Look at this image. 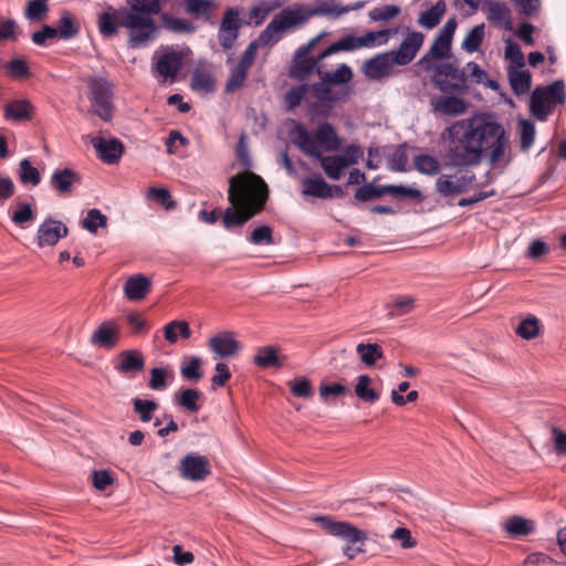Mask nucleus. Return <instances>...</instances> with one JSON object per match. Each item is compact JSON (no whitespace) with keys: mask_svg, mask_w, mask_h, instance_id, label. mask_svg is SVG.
Instances as JSON below:
<instances>
[{"mask_svg":"<svg viewBox=\"0 0 566 566\" xmlns=\"http://www.w3.org/2000/svg\"><path fill=\"white\" fill-rule=\"evenodd\" d=\"M324 59H319V54L316 57H308L307 55L295 56L294 64L290 70V75L298 81H305L311 73L317 72V64Z\"/></svg>","mask_w":566,"mask_h":566,"instance_id":"30","label":"nucleus"},{"mask_svg":"<svg viewBox=\"0 0 566 566\" xmlns=\"http://www.w3.org/2000/svg\"><path fill=\"white\" fill-rule=\"evenodd\" d=\"M296 18L293 14L291 8L283 9L273 17L271 22L260 33L255 41H259L260 45L276 44L281 39V32L297 27Z\"/></svg>","mask_w":566,"mask_h":566,"instance_id":"11","label":"nucleus"},{"mask_svg":"<svg viewBox=\"0 0 566 566\" xmlns=\"http://www.w3.org/2000/svg\"><path fill=\"white\" fill-rule=\"evenodd\" d=\"M388 169L395 172H406L411 168L408 163L407 144H400L388 161Z\"/></svg>","mask_w":566,"mask_h":566,"instance_id":"45","label":"nucleus"},{"mask_svg":"<svg viewBox=\"0 0 566 566\" xmlns=\"http://www.w3.org/2000/svg\"><path fill=\"white\" fill-rule=\"evenodd\" d=\"M541 332V322L534 316L530 315L526 318L522 319L518 326L515 328V333L522 339L531 340L536 338Z\"/></svg>","mask_w":566,"mask_h":566,"instance_id":"41","label":"nucleus"},{"mask_svg":"<svg viewBox=\"0 0 566 566\" xmlns=\"http://www.w3.org/2000/svg\"><path fill=\"white\" fill-rule=\"evenodd\" d=\"M482 12L489 23L496 28L511 31L513 29L512 11L510 7L500 0H483Z\"/></svg>","mask_w":566,"mask_h":566,"instance_id":"15","label":"nucleus"},{"mask_svg":"<svg viewBox=\"0 0 566 566\" xmlns=\"http://www.w3.org/2000/svg\"><path fill=\"white\" fill-rule=\"evenodd\" d=\"M387 307L390 316L406 315L413 310L415 298L410 295L397 296Z\"/></svg>","mask_w":566,"mask_h":566,"instance_id":"53","label":"nucleus"},{"mask_svg":"<svg viewBox=\"0 0 566 566\" xmlns=\"http://www.w3.org/2000/svg\"><path fill=\"white\" fill-rule=\"evenodd\" d=\"M385 195L386 191L384 190V185L375 186L373 182H369L358 187L355 191L354 198L357 201L366 202L373 199H378Z\"/></svg>","mask_w":566,"mask_h":566,"instance_id":"55","label":"nucleus"},{"mask_svg":"<svg viewBox=\"0 0 566 566\" xmlns=\"http://www.w3.org/2000/svg\"><path fill=\"white\" fill-rule=\"evenodd\" d=\"M395 65L397 63L394 60L392 52L387 51L368 59L364 63L363 72L367 78L381 80L391 73Z\"/></svg>","mask_w":566,"mask_h":566,"instance_id":"19","label":"nucleus"},{"mask_svg":"<svg viewBox=\"0 0 566 566\" xmlns=\"http://www.w3.org/2000/svg\"><path fill=\"white\" fill-rule=\"evenodd\" d=\"M87 90L93 112L104 122H109L114 113V86L101 75L87 78Z\"/></svg>","mask_w":566,"mask_h":566,"instance_id":"7","label":"nucleus"},{"mask_svg":"<svg viewBox=\"0 0 566 566\" xmlns=\"http://www.w3.org/2000/svg\"><path fill=\"white\" fill-rule=\"evenodd\" d=\"M80 182V175L71 168H56L50 178V186L59 196L71 193L74 185Z\"/></svg>","mask_w":566,"mask_h":566,"instance_id":"24","label":"nucleus"},{"mask_svg":"<svg viewBox=\"0 0 566 566\" xmlns=\"http://www.w3.org/2000/svg\"><path fill=\"white\" fill-rule=\"evenodd\" d=\"M119 363L115 365L119 374L138 373L145 367L143 354L137 349H126L119 354Z\"/></svg>","mask_w":566,"mask_h":566,"instance_id":"27","label":"nucleus"},{"mask_svg":"<svg viewBox=\"0 0 566 566\" xmlns=\"http://www.w3.org/2000/svg\"><path fill=\"white\" fill-rule=\"evenodd\" d=\"M34 106L28 98H15L3 107V117L10 122H29L33 118Z\"/></svg>","mask_w":566,"mask_h":566,"instance_id":"25","label":"nucleus"},{"mask_svg":"<svg viewBox=\"0 0 566 566\" xmlns=\"http://www.w3.org/2000/svg\"><path fill=\"white\" fill-rule=\"evenodd\" d=\"M447 4L444 0H438L430 9L419 14L418 23L426 29L437 27L446 13Z\"/></svg>","mask_w":566,"mask_h":566,"instance_id":"35","label":"nucleus"},{"mask_svg":"<svg viewBox=\"0 0 566 566\" xmlns=\"http://www.w3.org/2000/svg\"><path fill=\"white\" fill-rule=\"evenodd\" d=\"M132 403L134 411L138 415L139 420L143 422L150 421L154 412L158 409V403L155 400L134 398Z\"/></svg>","mask_w":566,"mask_h":566,"instance_id":"52","label":"nucleus"},{"mask_svg":"<svg viewBox=\"0 0 566 566\" xmlns=\"http://www.w3.org/2000/svg\"><path fill=\"white\" fill-rule=\"evenodd\" d=\"M180 6L187 14L211 22L214 8L212 0H180Z\"/></svg>","mask_w":566,"mask_h":566,"instance_id":"29","label":"nucleus"},{"mask_svg":"<svg viewBox=\"0 0 566 566\" xmlns=\"http://www.w3.org/2000/svg\"><path fill=\"white\" fill-rule=\"evenodd\" d=\"M191 88L197 92L211 93L216 90V80L209 72L197 69L191 76Z\"/></svg>","mask_w":566,"mask_h":566,"instance_id":"44","label":"nucleus"},{"mask_svg":"<svg viewBox=\"0 0 566 566\" xmlns=\"http://www.w3.org/2000/svg\"><path fill=\"white\" fill-rule=\"evenodd\" d=\"M55 31H59L57 36L61 40L66 41L78 34L80 25L74 21L72 14L69 11H64L57 20Z\"/></svg>","mask_w":566,"mask_h":566,"instance_id":"38","label":"nucleus"},{"mask_svg":"<svg viewBox=\"0 0 566 566\" xmlns=\"http://www.w3.org/2000/svg\"><path fill=\"white\" fill-rule=\"evenodd\" d=\"M67 233L69 229L62 221L48 217L39 226L35 241L39 248L54 247Z\"/></svg>","mask_w":566,"mask_h":566,"instance_id":"17","label":"nucleus"},{"mask_svg":"<svg viewBox=\"0 0 566 566\" xmlns=\"http://www.w3.org/2000/svg\"><path fill=\"white\" fill-rule=\"evenodd\" d=\"M321 81L311 85V90L316 99H327L332 102L345 101L350 95V87L344 86L339 91H333V84L323 75L322 70L317 69Z\"/></svg>","mask_w":566,"mask_h":566,"instance_id":"23","label":"nucleus"},{"mask_svg":"<svg viewBox=\"0 0 566 566\" xmlns=\"http://www.w3.org/2000/svg\"><path fill=\"white\" fill-rule=\"evenodd\" d=\"M451 44L452 42L443 39L442 36L437 35L434 41L432 42L429 51L419 59L418 65L426 72H429L433 64L437 61H444L448 59H454L451 53Z\"/></svg>","mask_w":566,"mask_h":566,"instance_id":"21","label":"nucleus"},{"mask_svg":"<svg viewBox=\"0 0 566 566\" xmlns=\"http://www.w3.org/2000/svg\"><path fill=\"white\" fill-rule=\"evenodd\" d=\"M518 13L527 18H536L541 12V0H511Z\"/></svg>","mask_w":566,"mask_h":566,"instance_id":"62","label":"nucleus"},{"mask_svg":"<svg viewBox=\"0 0 566 566\" xmlns=\"http://www.w3.org/2000/svg\"><path fill=\"white\" fill-rule=\"evenodd\" d=\"M277 347L270 345L259 347L256 354L253 357V363L260 368H281L283 361L280 359L277 354Z\"/></svg>","mask_w":566,"mask_h":566,"instance_id":"32","label":"nucleus"},{"mask_svg":"<svg viewBox=\"0 0 566 566\" xmlns=\"http://www.w3.org/2000/svg\"><path fill=\"white\" fill-rule=\"evenodd\" d=\"M208 347L217 357L230 358L239 353L241 345L232 332H220L208 339Z\"/></svg>","mask_w":566,"mask_h":566,"instance_id":"20","label":"nucleus"},{"mask_svg":"<svg viewBox=\"0 0 566 566\" xmlns=\"http://www.w3.org/2000/svg\"><path fill=\"white\" fill-rule=\"evenodd\" d=\"M92 144L102 161L108 165L118 163L124 153V145L117 138L96 137Z\"/></svg>","mask_w":566,"mask_h":566,"instance_id":"22","label":"nucleus"},{"mask_svg":"<svg viewBox=\"0 0 566 566\" xmlns=\"http://www.w3.org/2000/svg\"><path fill=\"white\" fill-rule=\"evenodd\" d=\"M179 472L188 481H202L210 474L209 461L203 455L188 453L180 460Z\"/></svg>","mask_w":566,"mask_h":566,"instance_id":"16","label":"nucleus"},{"mask_svg":"<svg viewBox=\"0 0 566 566\" xmlns=\"http://www.w3.org/2000/svg\"><path fill=\"white\" fill-rule=\"evenodd\" d=\"M248 72L249 70L238 64L234 67H232L230 70V74L226 83V92L231 93L240 88L244 84V81L248 76Z\"/></svg>","mask_w":566,"mask_h":566,"instance_id":"58","label":"nucleus"},{"mask_svg":"<svg viewBox=\"0 0 566 566\" xmlns=\"http://www.w3.org/2000/svg\"><path fill=\"white\" fill-rule=\"evenodd\" d=\"M291 10H293V14L296 18L297 24L301 25L312 17L339 18L340 15L347 13L350 8L343 7L335 0H315L314 7H307L305 4L297 3L291 7Z\"/></svg>","mask_w":566,"mask_h":566,"instance_id":"10","label":"nucleus"},{"mask_svg":"<svg viewBox=\"0 0 566 566\" xmlns=\"http://www.w3.org/2000/svg\"><path fill=\"white\" fill-rule=\"evenodd\" d=\"M19 166V180L22 185L35 187L41 182V174L38 168L32 166L29 158H23Z\"/></svg>","mask_w":566,"mask_h":566,"instance_id":"48","label":"nucleus"},{"mask_svg":"<svg viewBox=\"0 0 566 566\" xmlns=\"http://www.w3.org/2000/svg\"><path fill=\"white\" fill-rule=\"evenodd\" d=\"M400 13V8L395 4H386L378 8H374L369 11V18L373 21H387Z\"/></svg>","mask_w":566,"mask_h":566,"instance_id":"63","label":"nucleus"},{"mask_svg":"<svg viewBox=\"0 0 566 566\" xmlns=\"http://www.w3.org/2000/svg\"><path fill=\"white\" fill-rule=\"evenodd\" d=\"M202 360L198 356H191L186 364H182L180 368L181 376L185 379L198 381L202 377L200 366Z\"/></svg>","mask_w":566,"mask_h":566,"instance_id":"57","label":"nucleus"},{"mask_svg":"<svg viewBox=\"0 0 566 566\" xmlns=\"http://www.w3.org/2000/svg\"><path fill=\"white\" fill-rule=\"evenodd\" d=\"M163 23L167 30L177 34H190L196 31L195 24L191 21L184 18L164 14Z\"/></svg>","mask_w":566,"mask_h":566,"instance_id":"46","label":"nucleus"},{"mask_svg":"<svg viewBox=\"0 0 566 566\" xmlns=\"http://www.w3.org/2000/svg\"><path fill=\"white\" fill-rule=\"evenodd\" d=\"M413 165H415V168L420 174L428 175V176H434L440 170L439 160L434 156L428 155V154H420V155L415 156Z\"/></svg>","mask_w":566,"mask_h":566,"instance_id":"47","label":"nucleus"},{"mask_svg":"<svg viewBox=\"0 0 566 566\" xmlns=\"http://www.w3.org/2000/svg\"><path fill=\"white\" fill-rule=\"evenodd\" d=\"M147 197L159 202L167 210H174L177 207V202L171 199L170 191L166 188L151 187L147 191Z\"/></svg>","mask_w":566,"mask_h":566,"instance_id":"61","label":"nucleus"},{"mask_svg":"<svg viewBox=\"0 0 566 566\" xmlns=\"http://www.w3.org/2000/svg\"><path fill=\"white\" fill-rule=\"evenodd\" d=\"M521 135H520V146L522 150H528L530 147L534 144L535 140V125L527 119H522L520 122Z\"/></svg>","mask_w":566,"mask_h":566,"instance_id":"60","label":"nucleus"},{"mask_svg":"<svg viewBox=\"0 0 566 566\" xmlns=\"http://www.w3.org/2000/svg\"><path fill=\"white\" fill-rule=\"evenodd\" d=\"M82 227L88 232L95 234L99 228L107 227V217L99 209H90L82 221Z\"/></svg>","mask_w":566,"mask_h":566,"instance_id":"50","label":"nucleus"},{"mask_svg":"<svg viewBox=\"0 0 566 566\" xmlns=\"http://www.w3.org/2000/svg\"><path fill=\"white\" fill-rule=\"evenodd\" d=\"M165 339L175 344L178 342V338L189 339L191 337V329L186 321L174 319L166 324L163 328Z\"/></svg>","mask_w":566,"mask_h":566,"instance_id":"36","label":"nucleus"},{"mask_svg":"<svg viewBox=\"0 0 566 566\" xmlns=\"http://www.w3.org/2000/svg\"><path fill=\"white\" fill-rule=\"evenodd\" d=\"M249 241L255 245H272L274 244L273 231L270 226H260L255 228L250 237Z\"/></svg>","mask_w":566,"mask_h":566,"instance_id":"59","label":"nucleus"},{"mask_svg":"<svg viewBox=\"0 0 566 566\" xmlns=\"http://www.w3.org/2000/svg\"><path fill=\"white\" fill-rule=\"evenodd\" d=\"M323 75L333 84H342L348 86L347 84L353 80V71L347 64H339L335 71L327 72L322 71Z\"/></svg>","mask_w":566,"mask_h":566,"instance_id":"54","label":"nucleus"},{"mask_svg":"<svg viewBox=\"0 0 566 566\" xmlns=\"http://www.w3.org/2000/svg\"><path fill=\"white\" fill-rule=\"evenodd\" d=\"M474 180L475 175L469 170H459L453 175L442 174L437 178L436 189L441 196L450 197L465 192Z\"/></svg>","mask_w":566,"mask_h":566,"instance_id":"13","label":"nucleus"},{"mask_svg":"<svg viewBox=\"0 0 566 566\" xmlns=\"http://www.w3.org/2000/svg\"><path fill=\"white\" fill-rule=\"evenodd\" d=\"M432 71V83L443 93L463 92L467 85V76L451 59L436 61Z\"/></svg>","mask_w":566,"mask_h":566,"instance_id":"8","label":"nucleus"},{"mask_svg":"<svg viewBox=\"0 0 566 566\" xmlns=\"http://www.w3.org/2000/svg\"><path fill=\"white\" fill-rule=\"evenodd\" d=\"M360 38L352 34L345 35L329 44L325 50L319 53V59H325L338 52H350L361 49Z\"/></svg>","mask_w":566,"mask_h":566,"instance_id":"33","label":"nucleus"},{"mask_svg":"<svg viewBox=\"0 0 566 566\" xmlns=\"http://www.w3.org/2000/svg\"><path fill=\"white\" fill-rule=\"evenodd\" d=\"M434 109L446 115H460L467 109L465 102L457 96H439L433 102Z\"/></svg>","mask_w":566,"mask_h":566,"instance_id":"34","label":"nucleus"},{"mask_svg":"<svg viewBox=\"0 0 566 566\" xmlns=\"http://www.w3.org/2000/svg\"><path fill=\"white\" fill-rule=\"evenodd\" d=\"M302 193L319 199L333 198V188L322 177H306L302 181Z\"/></svg>","mask_w":566,"mask_h":566,"instance_id":"28","label":"nucleus"},{"mask_svg":"<svg viewBox=\"0 0 566 566\" xmlns=\"http://www.w3.org/2000/svg\"><path fill=\"white\" fill-rule=\"evenodd\" d=\"M441 138L450 165L459 168L478 166L484 158L495 167L507 148L504 126L491 117L455 120L444 128Z\"/></svg>","mask_w":566,"mask_h":566,"instance_id":"1","label":"nucleus"},{"mask_svg":"<svg viewBox=\"0 0 566 566\" xmlns=\"http://www.w3.org/2000/svg\"><path fill=\"white\" fill-rule=\"evenodd\" d=\"M268 197L269 188L260 176L253 172L232 176L228 190V199L232 207L224 210L223 227L231 230L244 226L263 210Z\"/></svg>","mask_w":566,"mask_h":566,"instance_id":"3","label":"nucleus"},{"mask_svg":"<svg viewBox=\"0 0 566 566\" xmlns=\"http://www.w3.org/2000/svg\"><path fill=\"white\" fill-rule=\"evenodd\" d=\"M356 352L360 357V360L368 367H371L376 364V361L384 356V350L380 345L374 344H364L360 343L356 347Z\"/></svg>","mask_w":566,"mask_h":566,"instance_id":"42","label":"nucleus"},{"mask_svg":"<svg viewBox=\"0 0 566 566\" xmlns=\"http://www.w3.org/2000/svg\"><path fill=\"white\" fill-rule=\"evenodd\" d=\"M313 521L329 535L346 539L350 544L364 543L367 539V534L364 531L348 522L335 521L327 515L315 516ZM343 553L349 559H353L358 554L364 553V548L347 545L343 548Z\"/></svg>","mask_w":566,"mask_h":566,"instance_id":"6","label":"nucleus"},{"mask_svg":"<svg viewBox=\"0 0 566 566\" xmlns=\"http://www.w3.org/2000/svg\"><path fill=\"white\" fill-rule=\"evenodd\" d=\"M120 342V327L115 319L103 321L91 334L90 344L105 350L114 349Z\"/></svg>","mask_w":566,"mask_h":566,"instance_id":"14","label":"nucleus"},{"mask_svg":"<svg viewBox=\"0 0 566 566\" xmlns=\"http://www.w3.org/2000/svg\"><path fill=\"white\" fill-rule=\"evenodd\" d=\"M386 195H390L397 199L409 197L416 201L422 200V192L417 188L407 187L403 185H384Z\"/></svg>","mask_w":566,"mask_h":566,"instance_id":"51","label":"nucleus"},{"mask_svg":"<svg viewBox=\"0 0 566 566\" xmlns=\"http://www.w3.org/2000/svg\"><path fill=\"white\" fill-rule=\"evenodd\" d=\"M485 35V24L480 23L472 28L462 41V49L468 53L476 52Z\"/></svg>","mask_w":566,"mask_h":566,"instance_id":"43","label":"nucleus"},{"mask_svg":"<svg viewBox=\"0 0 566 566\" xmlns=\"http://www.w3.org/2000/svg\"><path fill=\"white\" fill-rule=\"evenodd\" d=\"M504 530L511 535L520 536L532 534L535 526L533 521L513 515L505 522Z\"/></svg>","mask_w":566,"mask_h":566,"instance_id":"39","label":"nucleus"},{"mask_svg":"<svg viewBox=\"0 0 566 566\" xmlns=\"http://www.w3.org/2000/svg\"><path fill=\"white\" fill-rule=\"evenodd\" d=\"M151 282L143 274L129 276L124 284V294L129 301H140L150 292Z\"/></svg>","mask_w":566,"mask_h":566,"instance_id":"26","label":"nucleus"},{"mask_svg":"<svg viewBox=\"0 0 566 566\" xmlns=\"http://www.w3.org/2000/svg\"><path fill=\"white\" fill-rule=\"evenodd\" d=\"M317 142L326 149L334 151L339 147V138L334 128L329 123H322L316 129Z\"/></svg>","mask_w":566,"mask_h":566,"instance_id":"37","label":"nucleus"},{"mask_svg":"<svg viewBox=\"0 0 566 566\" xmlns=\"http://www.w3.org/2000/svg\"><path fill=\"white\" fill-rule=\"evenodd\" d=\"M182 67V54L171 46L161 48L151 59V73L164 82L174 83Z\"/></svg>","mask_w":566,"mask_h":566,"instance_id":"9","label":"nucleus"},{"mask_svg":"<svg viewBox=\"0 0 566 566\" xmlns=\"http://www.w3.org/2000/svg\"><path fill=\"white\" fill-rule=\"evenodd\" d=\"M371 379L368 375H360L355 385L356 396L364 402L374 403L379 399V395L369 387Z\"/></svg>","mask_w":566,"mask_h":566,"instance_id":"49","label":"nucleus"},{"mask_svg":"<svg viewBox=\"0 0 566 566\" xmlns=\"http://www.w3.org/2000/svg\"><path fill=\"white\" fill-rule=\"evenodd\" d=\"M241 10L239 8H228L221 19L218 31V41L223 50H231L240 34L243 22L240 19Z\"/></svg>","mask_w":566,"mask_h":566,"instance_id":"12","label":"nucleus"},{"mask_svg":"<svg viewBox=\"0 0 566 566\" xmlns=\"http://www.w3.org/2000/svg\"><path fill=\"white\" fill-rule=\"evenodd\" d=\"M199 397L200 392L197 389L187 388L181 392L178 403L190 412H198L200 409L197 402Z\"/></svg>","mask_w":566,"mask_h":566,"instance_id":"64","label":"nucleus"},{"mask_svg":"<svg viewBox=\"0 0 566 566\" xmlns=\"http://www.w3.org/2000/svg\"><path fill=\"white\" fill-rule=\"evenodd\" d=\"M36 212L30 203L19 202L18 209L13 212L11 220L14 224L24 228V223L34 221Z\"/></svg>","mask_w":566,"mask_h":566,"instance_id":"56","label":"nucleus"},{"mask_svg":"<svg viewBox=\"0 0 566 566\" xmlns=\"http://www.w3.org/2000/svg\"><path fill=\"white\" fill-rule=\"evenodd\" d=\"M424 35L419 31L409 32L397 50H391L397 65H408L423 44Z\"/></svg>","mask_w":566,"mask_h":566,"instance_id":"18","label":"nucleus"},{"mask_svg":"<svg viewBox=\"0 0 566 566\" xmlns=\"http://www.w3.org/2000/svg\"><path fill=\"white\" fill-rule=\"evenodd\" d=\"M128 7L118 9L107 4L106 11L98 14L97 27L103 36H113L118 27L129 31V45L145 48L158 35L154 15L161 11L160 0H126Z\"/></svg>","mask_w":566,"mask_h":566,"instance_id":"2","label":"nucleus"},{"mask_svg":"<svg viewBox=\"0 0 566 566\" xmlns=\"http://www.w3.org/2000/svg\"><path fill=\"white\" fill-rule=\"evenodd\" d=\"M507 75L511 88L516 96H522L530 91L532 84V75L528 70L512 67L509 70Z\"/></svg>","mask_w":566,"mask_h":566,"instance_id":"31","label":"nucleus"},{"mask_svg":"<svg viewBox=\"0 0 566 566\" xmlns=\"http://www.w3.org/2000/svg\"><path fill=\"white\" fill-rule=\"evenodd\" d=\"M291 134L293 136V144L297 146L301 151L321 161V166L328 178L333 180L340 179L345 168L350 166V160H346L345 157H340L339 155L323 156L317 148L315 139L304 125L296 124Z\"/></svg>","mask_w":566,"mask_h":566,"instance_id":"4","label":"nucleus"},{"mask_svg":"<svg viewBox=\"0 0 566 566\" xmlns=\"http://www.w3.org/2000/svg\"><path fill=\"white\" fill-rule=\"evenodd\" d=\"M396 32L392 29H384L378 31H368L360 35V43L363 48L371 49L381 46L388 43L390 36Z\"/></svg>","mask_w":566,"mask_h":566,"instance_id":"40","label":"nucleus"},{"mask_svg":"<svg viewBox=\"0 0 566 566\" xmlns=\"http://www.w3.org/2000/svg\"><path fill=\"white\" fill-rule=\"evenodd\" d=\"M566 103L564 80H555L546 86H536L530 97V112L541 122H545L555 111L556 105Z\"/></svg>","mask_w":566,"mask_h":566,"instance_id":"5","label":"nucleus"}]
</instances>
